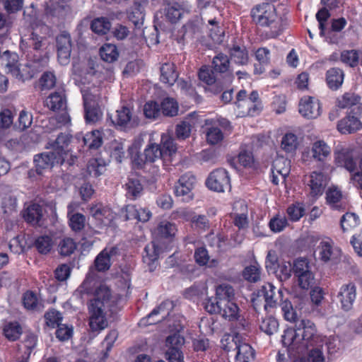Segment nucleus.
<instances>
[{"instance_id": "obj_1", "label": "nucleus", "mask_w": 362, "mask_h": 362, "mask_svg": "<svg viewBox=\"0 0 362 362\" xmlns=\"http://www.w3.org/2000/svg\"><path fill=\"white\" fill-rule=\"evenodd\" d=\"M325 337L317 330L315 323L303 319L296 322L293 328H288L282 335V343L290 351L304 355L308 349L323 346Z\"/></svg>"}, {"instance_id": "obj_2", "label": "nucleus", "mask_w": 362, "mask_h": 362, "mask_svg": "<svg viewBox=\"0 0 362 362\" xmlns=\"http://www.w3.org/2000/svg\"><path fill=\"white\" fill-rule=\"evenodd\" d=\"M115 304V299L106 285H100L94 297L88 303V324L92 332H99L108 327L107 313Z\"/></svg>"}, {"instance_id": "obj_3", "label": "nucleus", "mask_w": 362, "mask_h": 362, "mask_svg": "<svg viewBox=\"0 0 362 362\" xmlns=\"http://www.w3.org/2000/svg\"><path fill=\"white\" fill-rule=\"evenodd\" d=\"M251 16L257 24L271 28L272 37H276L280 34L282 30L281 23L272 4L263 3L257 5L251 11Z\"/></svg>"}, {"instance_id": "obj_4", "label": "nucleus", "mask_w": 362, "mask_h": 362, "mask_svg": "<svg viewBox=\"0 0 362 362\" xmlns=\"http://www.w3.org/2000/svg\"><path fill=\"white\" fill-rule=\"evenodd\" d=\"M98 90H82L84 118L87 124H95L103 118V111L99 105L100 95Z\"/></svg>"}, {"instance_id": "obj_5", "label": "nucleus", "mask_w": 362, "mask_h": 362, "mask_svg": "<svg viewBox=\"0 0 362 362\" xmlns=\"http://www.w3.org/2000/svg\"><path fill=\"white\" fill-rule=\"evenodd\" d=\"M257 298H252V303L255 309L259 306V302L262 298L264 300V308L267 312L270 309L276 308L283 298V292L281 289L276 288L270 283H265L256 293Z\"/></svg>"}, {"instance_id": "obj_6", "label": "nucleus", "mask_w": 362, "mask_h": 362, "mask_svg": "<svg viewBox=\"0 0 362 362\" xmlns=\"http://www.w3.org/2000/svg\"><path fill=\"white\" fill-rule=\"evenodd\" d=\"M15 58L16 57H13L12 61H11L8 66L7 67V73H10L13 76L22 81L30 80L33 78L36 73L47 64V59L41 58L19 66L14 63L16 60Z\"/></svg>"}, {"instance_id": "obj_7", "label": "nucleus", "mask_w": 362, "mask_h": 362, "mask_svg": "<svg viewBox=\"0 0 362 362\" xmlns=\"http://www.w3.org/2000/svg\"><path fill=\"white\" fill-rule=\"evenodd\" d=\"M223 346L226 351L235 352V362H251L255 358L254 349L248 343L243 341L238 333L232 337L230 341L227 344H223Z\"/></svg>"}, {"instance_id": "obj_8", "label": "nucleus", "mask_w": 362, "mask_h": 362, "mask_svg": "<svg viewBox=\"0 0 362 362\" xmlns=\"http://www.w3.org/2000/svg\"><path fill=\"white\" fill-rule=\"evenodd\" d=\"M162 159H163V156L160 150V146L150 139L144 153L142 154L136 153L133 157L132 161L137 168H141L145 164L154 163Z\"/></svg>"}, {"instance_id": "obj_9", "label": "nucleus", "mask_w": 362, "mask_h": 362, "mask_svg": "<svg viewBox=\"0 0 362 362\" xmlns=\"http://www.w3.org/2000/svg\"><path fill=\"white\" fill-rule=\"evenodd\" d=\"M64 158L61 154L49 151L37 154L34 158L35 171L38 175H42L47 170L52 169L55 165L63 164Z\"/></svg>"}, {"instance_id": "obj_10", "label": "nucleus", "mask_w": 362, "mask_h": 362, "mask_svg": "<svg viewBox=\"0 0 362 362\" xmlns=\"http://www.w3.org/2000/svg\"><path fill=\"white\" fill-rule=\"evenodd\" d=\"M206 183L210 189L218 192L229 191L231 188L228 172L223 168L216 169L211 173Z\"/></svg>"}, {"instance_id": "obj_11", "label": "nucleus", "mask_w": 362, "mask_h": 362, "mask_svg": "<svg viewBox=\"0 0 362 362\" xmlns=\"http://www.w3.org/2000/svg\"><path fill=\"white\" fill-rule=\"evenodd\" d=\"M71 35L66 31H62L56 37L57 57L62 65H67L70 61L72 49Z\"/></svg>"}, {"instance_id": "obj_12", "label": "nucleus", "mask_w": 362, "mask_h": 362, "mask_svg": "<svg viewBox=\"0 0 362 362\" xmlns=\"http://www.w3.org/2000/svg\"><path fill=\"white\" fill-rule=\"evenodd\" d=\"M334 154L335 163L338 166L345 168L352 174L357 171L358 162L354 157L352 149L338 146Z\"/></svg>"}, {"instance_id": "obj_13", "label": "nucleus", "mask_w": 362, "mask_h": 362, "mask_svg": "<svg viewBox=\"0 0 362 362\" xmlns=\"http://www.w3.org/2000/svg\"><path fill=\"white\" fill-rule=\"evenodd\" d=\"M110 119L115 127L121 129L132 127L138 123L132 110L127 106L117 110L114 115H110Z\"/></svg>"}, {"instance_id": "obj_14", "label": "nucleus", "mask_w": 362, "mask_h": 362, "mask_svg": "<svg viewBox=\"0 0 362 362\" xmlns=\"http://www.w3.org/2000/svg\"><path fill=\"white\" fill-rule=\"evenodd\" d=\"M299 112L308 119L317 117L320 115L319 100L311 96L303 97L299 103Z\"/></svg>"}, {"instance_id": "obj_15", "label": "nucleus", "mask_w": 362, "mask_h": 362, "mask_svg": "<svg viewBox=\"0 0 362 362\" xmlns=\"http://www.w3.org/2000/svg\"><path fill=\"white\" fill-rule=\"evenodd\" d=\"M173 308V303L170 300H165L157 308H154L151 313L146 317L141 320L144 325H153L160 320H164Z\"/></svg>"}, {"instance_id": "obj_16", "label": "nucleus", "mask_w": 362, "mask_h": 362, "mask_svg": "<svg viewBox=\"0 0 362 362\" xmlns=\"http://www.w3.org/2000/svg\"><path fill=\"white\" fill-rule=\"evenodd\" d=\"M337 298L341 303V308L345 311L350 310L356 298V285L354 283L342 285Z\"/></svg>"}, {"instance_id": "obj_17", "label": "nucleus", "mask_w": 362, "mask_h": 362, "mask_svg": "<svg viewBox=\"0 0 362 362\" xmlns=\"http://www.w3.org/2000/svg\"><path fill=\"white\" fill-rule=\"evenodd\" d=\"M330 147L322 140L317 141L313 144L311 148L312 157L320 162V168L322 170L329 169V165L325 162V160L330 154Z\"/></svg>"}, {"instance_id": "obj_18", "label": "nucleus", "mask_w": 362, "mask_h": 362, "mask_svg": "<svg viewBox=\"0 0 362 362\" xmlns=\"http://www.w3.org/2000/svg\"><path fill=\"white\" fill-rule=\"evenodd\" d=\"M119 253V250L116 247L105 248L100 252L95 259V266L98 271L104 272L110 267L112 259Z\"/></svg>"}, {"instance_id": "obj_19", "label": "nucleus", "mask_w": 362, "mask_h": 362, "mask_svg": "<svg viewBox=\"0 0 362 362\" xmlns=\"http://www.w3.org/2000/svg\"><path fill=\"white\" fill-rule=\"evenodd\" d=\"M246 108L240 110L239 115L242 117L255 116L259 113L262 107L259 100V94L257 91H252L247 99L244 101Z\"/></svg>"}, {"instance_id": "obj_20", "label": "nucleus", "mask_w": 362, "mask_h": 362, "mask_svg": "<svg viewBox=\"0 0 362 362\" xmlns=\"http://www.w3.org/2000/svg\"><path fill=\"white\" fill-rule=\"evenodd\" d=\"M308 185L310 188V194L313 197L322 194L326 185V179L322 172H313L308 177Z\"/></svg>"}, {"instance_id": "obj_21", "label": "nucleus", "mask_w": 362, "mask_h": 362, "mask_svg": "<svg viewBox=\"0 0 362 362\" xmlns=\"http://www.w3.org/2000/svg\"><path fill=\"white\" fill-rule=\"evenodd\" d=\"M362 127L361 121L354 115H348L341 119L337 124V129L341 134H352Z\"/></svg>"}, {"instance_id": "obj_22", "label": "nucleus", "mask_w": 362, "mask_h": 362, "mask_svg": "<svg viewBox=\"0 0 362 362\" xmlns=\"http://www.w3.org/2000/svg\"><path fill=\"white\" fill-rule=\"evenodd\" d=\"M199 328L202 334L209 336L220 332L221 325L213 317H203L200 320Z\"/></svg>"}, {"instance_id": "obj_23", "label": "nucleus", "mask_w": 362, "mask_h": 362, "mask_svg": "<svg viewBox=\"0 0 362 362\" xmlns=\"http://www.w3.org/2000/svg\"><path fill=\"white\" fill-rule=\"evenodd\" d=\"M344 73L339 68H331L326 72V83L332 90H338L342 85Z\"/></svg>"}, {"instance_id": "obj_24", "label": "nucleus", "mask_w": 362, "mask_h": 362, "mask_svg": "<svg viewBox=\"0 0 362 362\" xmlns=\"http://www.w3.org/2000/svg\"><path fill=\"white\" fill-rule=\"evenodd\" d=\"M45 105L52 111L64 109L66 105L64 93L62 91H57L51 93L46 98Z\"/></svg>"}, {"instance_id": "obj_25", "label": "nucleus", "mask_w": 362, "mask_h": 362, "mask_svg": "<svg viewBox=\"0 0 362 362\" xmlns=\"http://www.w3.org/2000/svg\"><path fill=\"white\" fill-rule=\"evenodd\" d=\"M158 257L157 247L154 243H152L145 247L143 252V262L146 264L149 272L155 270Z\"/></svg>"}, {"instance_id": "obj_26", "label": "nucleus", "mask_w": 362, "mask_h": 362, "mask_svg": "<svg viewBox=\"0 0 362 362\" xmlns=\"http://www.w3.org/2000/svg\"><path fill=\"white\" fill-rule=\"evenodd\" d=\"M160 81L169 86H173L178 78L175 71V65L170 63H165L160 67Z\"/></svg>"}, {"instance_id": "obj_27", "label": "nucleus", "mask_w": 362, "mask_h": 362, "mask_svg": "<svg viewBox=\"0 0 362 362\" xmlns=\"http://www.w3.org/2000/svg\"><path fill=\"white\" fill-rule=\"evenodd\" d=\"M221 303L223 304L220 314L223 317L230 322H233L236 319H238L240 308L235 302L233 300L228 302L223 301L221 302Z\"/></svg>"}, {"instance_id": "obj_28", "label": "nucleus", "mask_w": 362, "mask_h": 362, "mask_svg": "<svg viewBox=\"0 0 362 362\" xmlns=\"http://www.w3.org/2000/svg\"><path fill=\"white\" fill-rule=\"evenodd\" d=\"M69 141V136L61 133L54 141L49 142V144L52 148L53 152L56 154H61L62 157L65 159L69 153L64 150V147L68 146Z\"/></svg>"}, {"instance_id": "obj_29", "label": "nucleus", "mask_w": 362, "mask_h": 362, "mask_svg": "<svg viewBox=\"0 0 362 362\" xmlns=\"http://www.w3.org/2000/svg\"><path fill=\"white\" fill-rule=\"evenodd\" d=\"M272 170L276 171L281 177L282 182H285L286 177L289 175L291 170L290 160L279 157L273 161Z\"/></svg>"}, {"instance_id": "obj_30", "label": "nucleus", "mask_w": 362, "mask_h": 362, "mask_svg": "<svg viewBox=\"0 0 362 362\" xmlns=\"http://www.w3.org/2000/svg\"><path fill=\"white\" fill-rule=\"evenodd\" d=\"M83 141L88 149L96 150L103 144V133L99 130H93L87 133Z\"/></svg>"}, {"instance_id": "obj_31", "label": "nucleus", "mask_w": 362, "mask_h": 362, "mask_svg": "<svg viewBox=\"0 0 362 362\" xmlns=\"http://www.w3.org/2000/svg\"><path fill=\"white\" fill-rule=\"evenodd\" d=\"M207 10H208L207 16H206L205 14L203 13L204 10H201L202 13L205 16V18H206V20H207L209 24L216 26L214 30H213V29L211 30L210 36L214 41H215L216 42H220L222 41V39L223 37V31L219 29V28L217 26L218 22L216 21V16L218 15L219 12L218 13H212L211 11H210L209 8H207Z\"/></svg>"}, {"instance_id": "obj_32", "label": "nucleus", "mask_w": 362, "mask_h": 362, "mask_svg": "<svg viewBox=\"0 0 362 362\" xmlns=\"http://www.w3.org/2000/svg\"><path fill=\"white\" fill-rule=\"evenodd\" d=\"M42 216V207L37 204H33L29 206L23 214L25 220L32 225L38 224Z\"/></svg>"}, {"instance_id": "obj_33", "label": "nucleus", "mask_w": 362, "mask_h": 362, "mask_svg": "<svg viewBox=\"0 0 362 362\" xmlns=\"http://www.w3.org/2000/svg\"><path fill=\"white\" fill-rule=\"evenodd\" d=\"M160 150L162 152L163 160L170 158L173 153L176 152L177 148L174 144L173 139L167 134L161 136Z\"/></svg>"}, {"instance_id": "obj_34", "label": "nucleus", "mask_w": 362, "mask_h": 362, "mask_svg": "<svg viewBox=\"0 0 362 362\" xmlns=\"http://www.w3.org/2000/svg\"><path fill=\"white\" fill-rule=\"evenodd\" d=\"M128 19L134 25L136 29H140L144 24V13L140 4L132 6L128 12Z\"/></svg>"}, {"instance_id": "obj_35", "label": "nucleus", "mask_w": 362, "mask_h": 362, "mask_svg": "<svg viewBox=\"0 0 362 362\" xmlns=\"http://www.w3.org/2000/svg\"><path fill=\"white\" fill-rule=\"evenodd\" d=\"M230 60L227 55L219 53L212 61V68L216 74H225L229 69Z\"/></svg>"}, {"instance_id": "obj_36", "label": "nucleus", "mask_w": 362, "mask_h": 362, "mask_svg": "<svg viewBox=\"0 0 362 362\" xmlns=\"http://www.w3.org/2000/svg\"><path fill=\"white\" fill-rule=\"evenodd\" d=\"M100 56L104 62L112 63L119 57L118 49L113 44H105L100 49Z\"/></svg>"}, {"instance_id": "obj_37", "label": "nucleus", "mask_w": 362, "mask_h": 362, "mask_svg": "<svg viewBox=\"0 0 362 362\" xmlns=\"http://www.w3.org/2000/svg\"><path fill=\"white\" fill-rule=\"evenodd\" d=\"M23 303L28 310L42 311L43 309L42 303L38 300L36 295L32 291H28L24 293Z\"/></svg>"}, {"instance_id": "obj_38", "label": "nucleus", "mask_w": 362, "mask_h": 362, "mask_svg": "<svg viewBox=\"0 0 362 362\" xmlns=\"http://www.w3.org/2000/svg\"><path fill=\"white\" fill-rule=\"evenodd\" d=\"M359 217L354 213L347 212L340 219L341 228L344 232L349 231L359 225Z\"/></svg>"}, {"instance_id": "obj_39", "label": "nucleus", "mask_w": 362, "mask_h": 362, "mask_svg": "<svg viewBox=\"0 0 362 362\" xmlns=\"http://www.w3.org/2000/svg\"><path fill=\"white\" fill-rule=\"evenodd\" d=\"M160 105L161 113L165 116L174 117L178 113V104L172 98H165Z\"/></svg>"}, {"instance_id": "obj_40", "label": "nucleus", "mask_w": 362, "mask_h": 362, "mask_svg": "<svg viewBox=\"0 0 362 362\" xmlns=\"http://www.w3.org/2000/svg\"><path fill=\"white\" fill-rule=\"evenodd\" d=\"M105 163L101 158L90 159L87 165V171L90 175L97 177L105 170Z\"/></svg>"}, {"instance_id": "obj_41", "label": "nucleus", "mask_w": 362, "mask_h": 362, "mask_svg": "<svg viewBox=\"0 0 362 362\" xmlns=\"http://www.w3.org/2000/svg\"><path fill=\"white\" fill-rule=\"evenodd\" d=\"M57 78L52 71H45L41 76L38 81V88L40 91L48 90L56 85Z\"/></svg>"}, {"instance_id": "obj_42", "label": "nucleus", "mask_w": 362, "mask_h": 362, "mask_svg": "<svg viewBox=\"0 0 362 362\" xmlns=\"http://www.w3.org/2000/svg\"><path fill=\"white\" fill-rule=\"evenodd\" d=\"M234 296L235 291L229 284H221L216 289V296L220 301L228 302L233 300Z\"/></svg>"}, {"instance_id": "obj_43", "label": "nucleus", "mask_w": 362, "mask_h": 362, "mask_svg": "<svg viewBox=\"0 0 362 362\" xmlns=\"http://www.w3.org/2000/svg\"><path fill=\"white\" fill-rule=\"evenodd\" d=\"M110 22L104 17L94 19L90 25L92 31L98 35L106 34L110 30Z\"/></svg>"}, {"instance_id": "obj_44", "label": "nucleus", "mask_w": 362, "mask_h": 362, "mask_svg": "<svg viewBox=\"0 0 362 362\" xmlns=\"http://www.w3.org/2000/svg\"><path fill=\"white\" fill-rule=\"evenodd\" d=\"M317 250L320 259L325 262L332 260L334 258V251L333 246L329 241L320 242L317 247Z\"/></svg>"}, {"instance_id": "obj_45", "label": "nucleus", "mask_w": 362, "mask_h": 362, "mask_svg": "<svg viewBox=\"0 0 362 362\" xmlns=\"http://www.w3.org/2000/svg\"><path fill=\"white\" fill-rule=\"evenodd\" d=\"M184 8L178 3H173L166 8V18L173 23L180 19L184 13Z\"/></svg>"}, {"instance_id": "obj_46", "label": "nucleus", "mask_w": 362, "mask_h": 362, "mask_svg": "<svg viewBox=\"0 0 362 362\" xmlns=\"http://www.w3.org/2000/svg\"><path fill=\"white\" fill-rule=\"evenodd\" d=\"M230 56L238 64L245 65L248 62V53L245 47L233 46L230 49Z\"/></svg>"}, {"instance_id": "obj_47", "label": "nucleus", "mask_w": 362, "mask_h": 362, "mask_svg": "<svg viewBox=\"0 0 362 362\" xmlns=\"http://www.w3.org/2000/svg\"><path fill=\"white\" fill-rule=\"evenodd\" d=\"M259 328L267 334L272 335L277 332L279 328V322L275 317L272 316H268L262 320L259 325Z\"/></svg>"}, {"instance_id": "obj_48", "label": "nucleus", "mask_w": 362, "mask_h": 362, "mask_svg": "<svg viewBox=\"0 0 362 362\" xmlns=\"http://www.w3.org/2000/svg\"><path fill=\"white\" fill-rule=\"evenodd\" d=\"M70 6L66 1L59 0L52 4L50 13L59 18H64L70 12Z\"/></svg>"}, {"instance_id": "obj_49", "label": "nucleus", "mask_w": 362, "mask_h": 362, "mask_svg": "<svg viewBox=\"0 0 362 362\" xmlns=\"http://www.w3.org/2000/svg\"><path fill=\"white\" fill-rule=\"evenodd\" d=\"M76 249V244L71 238H64L60 240L58 245V250L62 256H69Z\"/></svg>"}, {"instance_id": "obj_50", "label": "nucleus", "mask_w": 362, "mask_h": 362, "mask_svg": "<svg viewBox=\"0 0 362 362\" xmlns=\"http://www.w3.org/2000/svg\"><path fill=\"white\" fill-rule=\"evenodd\" d=\"M360 100V97L353 93H346L338 98V106L341 108L354 107Z\"/></svg>"}, {"instance_id": "obj_51", "label": "nucleus", "mask_w": 362, "mask_h": 362, "mask_svg": "<svg viewBox=\"0 0 362 362\" xmlns=\"http://www.w3.org/2000/svg\"><path fill=\"white\" fill-rule=\"evenodd\" d=\"M144 113L146 117L156 119L160 114V105L156 101H148L144 106Z\"/></svg>"}, {"instance_id": "obj_52", "label": "nucleus", "mask_w": 362, "mask_h": 362, "mask_svg": "<svg viewBox=\"0 0 362 362\" xmlns=\"http://www.w3.org/2000/svg\"><path fill=\"white\" fill-rule=\"evenodd\" d=\"M216 73L209 66H202L199 71V79L208 85H213L217 81Z\"/></svg>"}, {"instance_id": "obj_53", "label": "nucleus", "mask_w": 362, "mask_h": 362, "mask_svg": "<svg viewBox=\"0 0 362 362\" xmlns=\"http://www.w3.org/2000/svg\"><path fill=\"white\" fill-rule=\"evenodd\" d=\"M127 195L132 199L138 197L143 190L140 181L137 179H129L125 185Z\"/></svg>"}, {"instance_id": "obj_54", "label": "nucleus", "mask_w": 362, "mask_h": 362, "mask_svg": "<svg viewBox=\"0 0 362 362\" xmlns=\"http://www.w3.org/2000/svg\"><path fill=\"white\" fill-rule=\"evenodd\" d=\"M298 146L297 136L292 133L284 135L281 141V147L286 152H293Z\"/></svg>"}, {"instance_id": "obj_55", "label": "nucleus", "mask_w": 362, "mask_h": 362, "mask_svg": "<svg viewBox=\"0 0 362 362\" xmlns=\"http://www.w3.org/2000/svg\"><path fill=\"white\" fill-rule=\"evenodd\" d=\"M4 332L8 339L15 341L21 334V327L18 322H11L5 326Z\"/></svg>"}, {"instance_id": "obj_56", "label": "nucleus", "mask_w": 362, "mask_h": 362, "mask_svg": "<svg viewBox=\"0 0 362 362\" xmlns=\"http://www.w3.org/2000/svg\"><path fill=\"white\" fill-rule=\"evenodd\" d=\"M69 217V226L71 229L75 231H81L85 226L86 217L79 213H76L72 215L68 214Z\"/></svg>"}, {"instance_id": "obj_57", "label": "nucleus", "mask_w": 362, "mask_h": 362, "mask_svg": "<svg viewBox=\"0 0 362 362\" xmlns=\"http://www.w3.org/2000/svg\"><path fill=\"white\" fill-rule=\"evenodd\" d=\"M323 346H314L306 350L308 362H325V357L322 351Z\"/></svg>"}, {"instance_id": "obj_58", "label": "nucleus", "mask_w": 362, "mask_h": 362, "mask_svg": "<svg viewBox=\"0 0 362 362\" xmlns=\"http://www.w3.org/2000/svg\"><path fill=\"white\" fill-rule=\"evenodd\" d=\"M281 308L284 316L286 320L289 322H296L297 319V313L294 311L292 304L287 300L282 301L279 304Z\"/></svg>"}, {"instance_id": "obj_59", "label": "nucleus", "mask_w": 362, "mask_h": 362, "mask_svg": "<svg viewBox=\"0 0 362 362\" xmlns=\"http://www.w3.org/2000/svg\"><path fill=\"white\" fill-rule=\"evenodd\" d=\"M35 245L39 252L47 254L52 247V240L47 235L40 236L35 240Z\"/></svg>"}, {"instance_id": "obj_60", "label": "nucleus", "mask_w": 362, "mask_h": 362, "mask_svg": "<svg viewBox=\"0 0 362 362\" xmlns=\"http://www.w3.org/2000/svg\"><path fill=\"white\" fill-rule=\"evenodd\" d=\"M206 141L211 145H215L221 141L223 139V134L221 130L218 127H210L207 129Z\"/></svg>"}, {"instance_id": "obj_61", "label": "nucleus", "mask_w": 362, "mask_h": 362, "mask_svg": "<svg viewBox=\"0 0 362 362\" xmlns=\"http://www.w3.org/2000/svg\"><path fill=\"white\" fill-rule=\"evenodd\" d=\"M341 60L342 62L354 67L358 63V53L356 50H345L341 53Z\"/></svg>"}, {"instance_id": "obj_62", "label": "nucleus", "mask_w": 362, "mask_h": 362, "mask_svg": "<svg viewBox=\"0 0 362 362\" xmlns=\"http://www.w3.org/2000/svg\"><path fill=\"white\" fill-rule=\"evenodd\" d=\"M342 197L341 192L336 187L329 188L326 192V199L327 203L332 207L337 209V204L341 201Z\"/></svg>"}, {"instance_id": "obj_63", "label": "nucleus", "mask_w": 362, "mask_h": 362, "mask_svg": "<svg viewBox=\"0 0 362 362\" xmlns=\"http://www.w3.org/2000/svg\"><path fill=\"white\" fill-rule=\"evenodd\" d=\"M305 213V209L300 203L291 204L287 209V214L290 219L293 221H298Z\"/></svg>"}, {"instance_id": "obj_64", "label": "nucleus", "mask_w": 362, "mask_h": 362, "mask_svg": "<svg viewBox=\"0 0 362 362\" xmlns=\"http://www.w3.org/2000/svg\"><path fill=\"white\" fill-rule=\"evenodd\" d=\"M176 230L175 225L167 221L160 222L158 226V233L165 238L173 236Z\"/></svg>"}]
</instances>
